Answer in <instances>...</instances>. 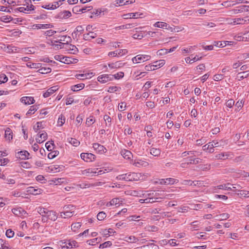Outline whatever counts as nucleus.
Segmentation results:
<instances>
[{
  "instance_id": "nucleus-1",
  "label": "nucleus",
  "mask_w": 249,
  "mask_h": 249,
  "mask_svg": "<svg viewBox=\"0 0 249 249\" xmlns=\"http://www.w3.org/2000/svg\"><path fill=\"white\" fill-rule=\"evenodd\" d=\"M145 176L141 173H132L120 175L116 177L118 180H124L127 181L141 180L145 179Z\"/></svg>"
},
{
  "instance_id": "nucleus-2",
  "label": "nucleus",
  "mask_w": 249,
  "mask_h": 249,
  "mask_svg": "<svg viewBox=\"0 0 249 249\" xmlns=\"http://www.w3.org/2000/svg\"><path fill=\"white\" fill-rule=\"evenodd\" d=\"M64 212L60 213V216L64 218L71 217L74 213V207L72 205H69L65 206L63 208Z\"/></svg>"
},
{
  "instance_id": "nucleus-3",
  "label": "nucleus",
  "mask_w": 249,
  "mask_h": 249,
  "mask_svg": "<svg viewBox=\"0 0 249 249\" xmlns=\"http://www.w3.org/2000/svg\"><path fill=\"white\" fill-rule=\"evenodd\" d=\"M234 155L231 152H221L215 156V159L218 160H226L228 159H232Z\"/></svg>"
},
{
  "instance_id": "nucleus-4",
  "label": "nucleus",
  "mask_w": 249,
  "mask_h": 249,
  "mask_svg": "<svg viewBox=\"0 0 249 249\" xmlns=\"http://www.w3.org/2000/svg\"><path fill=\"white\" fill-rule=\"evenodd\" d=\"M63 46L61 47L71 54H76L78 53V50L76 47L72 44L62 43Z\"/></svg>"
},
{
  "instance_id": "nucleus-5",
  "label": "nucleus",
  "mask_w": 249,
  "mask_h": 249,
  "mask_svg": "<svg viewBox=\"0 0 249 249\" xmlns=\"http://www.w3.org/2000/svg\"><path fill=\"white\" fill-rule=\"evenodd\" d=\"M150 56L147 55L139 54L133 57L132 59L133 63H140L149 60Z\"/></svg>"
},
{
  "instance_id": "nucleus-6",
  "label": "nucleus",
  "mask_w": 249,
  "mask_h": 249,
  "mask_svg": "<svg viewBox=\"0 0 249 249\" xmlns=\"http://www.w3.org/2000/svg\"><path fill=\"white\" fill-rule=\"evenodd\" d=\"M157 28L167 29L171 32H178L179 30H176V28H173L168 25L167 23L164 22H157Z\"/></svg>"
},
{
  "instance_id": "nucleus-7",
  "label": "nucleus",
  "mask_w": 249,
  "mask_h": 249,
  "mask_svg": "<svg viewBox=\"0 0 249 249\" xmlns=\"http://www.w3.org/2000/svg\"><path fill=\"white\" fill-rule=\"evenodd\" d=\"M98 81L101 83L104 84L113 79V76L111 74H104L98 77Z\"/></svg>"
},
{
  "instance_id": "nucleus-8",
  "label": "nucleus",
  "mask_w": 249,
  "mask_h": 249,
  "mask_svg": "<svg viewBox=\"0 0 249 249\" xmlns=\"http://www.w3.org/2000/svg\"><path fill=\"white\" fill-rule=\"evenodd\" d=\"M231 22H228V24H244L247 23L248 21H249L248 17H245L244 18H237L233 19H230Z\"/></svg>"
},
{
  "instance_id": "nucleus-9",
  "label": "nucleus",
  "mask_w": 249,
  "mask_h": 249,
  "mask_svg": "<svg viewBox=\"0 0 249 249\" xmlns=\"http://www.w3.org/2000/svg\"><path fill=\"white\" fill-rule=\"evenodd\" d=\"M81 158L86 162H91L95 160V156L90 153H83L81 154Z\"/></svg>"
},
{
  "instance_id": "nucleus-10",
  "label": "nucleus",
  "mask_w": 249,
  "mask_h": 249,
  "mask_svg": "<svg viewBox=\"0 0 249 249\" xmlns=\"http://www.w3.org/2000/svg\"><path fill=\"white\" fill-rule=\"evenodd\" d=\"M123 199L119 198H114L111 199L109 202L107 203L106 206L107 207H110L113 206H119L122 204Z\"/></svg>"
},
{
  "instance_id": "nucleus-11",
  "label": "nucleus",
  "mask_w": 249,
  "mask_h": 249,
  "mask_svg": "<svg viewBox=\"0 0 249 249\" xmlns=\"http://www.w3.org/2000/svg\"><path fill=\"white\" fill-rule=\"evenodd\" d=\"M47 139V134L46 132L42 131L38 133V137L36 138V141L38 143H41L44 142Z\"/></svg>"
},
{
  "instance_id": "nucleus-12",
  "label": "nucleus",
  "mask_w": 249,
  "mask_h": 249,
  "mask_svg": "<svg viewBox=\"0 0 249 249\" xmlns=\"http://www.w3.org/2000/svg\"><path fill=\"white\" fill-rule=\"evenodd\" d=\"M29 152L26 150L18 151L16 153V157L21 160L29 159Z\"/></svg>"
},
{
  "instance_id": "nucleus-13",
  "label": "nucleus",
  "mask_w": 249,
  "mask_h": 249,
  "mask_svg": "<svg viewBox=\"0 0 249 249\" xmlns=\"http://www.w3.org/2000/svg\"><path fill=\"white\" fill-rule=\"evenodd\" d=\"M143 15V14L142 13H130L126 14L123 15L124 18V19H128V18H138L141 17Z\"/></svg>"
},
{
  "instance_id": "nucleus-14",
  "label": "nucleus",
  "mask_w": 249,
  "mask_h": 249,
  "mask_svg": "<svg viewBox=\"0 0 249 249\" xmlns=\"http://www.w3.org/2000/svg\"><path fill=\"white\" fill-rule=\"evenodd\" d=\"M93 148L97 152L102 154L106 152L107 150L105 147L98 143H94L93 144Z\"/></svg>"
},
{
  "instance_id": "nucleus-15",
  "label": "nucleus",
  "mask_w": 249,
  "mask_h": 249,
  "mask_svg": "<svg viewBox=\"0 0 249 249\" xmlns=\"http://www.w3.org/2000/svg\"><path fill=\"white\" fill-rule=\"evenodd\" d=\"M58 89L57 86H53L49 88L44 94L43 96L45 98L50 96L51 95L53 94L55 91Z\"/></svg>"
},
{
  "instance_id": "nucleus-16",
  "label": "nucleus",
  "mask_w": 249,
  "mask_h": 249,
  "mask_svg": "<svg viewBox=\"0 0 249 249\" xmlns=\"http://www.w3.org/2000/svg\"><path fill=\"white\" fill-rule=\"evenodd\" d=\"M82 175L88 177L96 176V171L92 169L89 168L82 170Z\"/></svg>"
},
{
  "instance_id": "nucleus-17",
  "label": "nucleus",
  "mask_w": 249,
  "mask_h": 249,
  "mask_svg": "<svg viewBox=\"0 0 249 249\" xmlns=\"http://www.w3.org/2000/svg\"><path fill=\"white\" fill-rule=\"evenodd\" d=\"M53 27V25L50 24H36L32 26L33 29H48Z\"/></svg>"
},
{
  "instance_id": "nucleus-18",
  "label": "nucleus",
  "mask_w": 249,
  "mask_h": 249,
  "mask_svg": "<svg viewBox=\"0 0 249 249\" xmlns=\"http://www.w3.org/2000/svg\"><path fill=\"white\" fill-rule=\"evenodd\" d=\"M12 212L14 214L18 216H22L27 214L26 212L21 208H14L12 209Z\"/></svg>"
},
{
  "instance_id": "nucleus-19",
  "label": "nucleus",
  "mask_w": 249,
  "mask_h": 249,
  "mask_svg": "<svg viewBox=\"0 0 249 249\" xmlns=\"http://www.w3.org/2000/svg\"><path fill=\"white\" fill-rule=\"evenodd\" d=\"M20 100L25 105H31L35 102V100L32 97H23L21 98Z\"/></svg>"
},
{
  "instance_id": "nucleus-20",
  "label": "nucleus",
  "mask_w": 249,
  "mask_h": 249,
  "mask_svg": "<svg viewBox=\"0 0 249 249\" xmlns=\"http://www.w3.org/2000/svg\"><path fill=\"white\" fill-rule=\"evenodd\" d=\"M136 26L135 23H128L125 25H122L121 26L115 27L116 30H123V29H130Z\"/></svg>"
},
{
  "instance_id": "nucleus-21",
  "label": "nucleus",
  "mask_w": 249,
  "mask_h": 249,
  "mask_svg": "<svg viewBox=\"0 0 249 249\" xmlns=\"http://www.w3.org/2000/svg\"><path fill=\"white\" fill-rule=\"evenodd\" d=\"M47 216L49 219L53 221H55L57 218L56 212L53 211H49V212L47 213Z\"/></svg>"
},
{
  "instance_id": "nucleus-22",
  "label": "nucleus",
  "mask_w": 249,
  "mask_h": 249,
  "mask_svg": "<svg viewBox=\"0 0 249 249\" xmlns=\"http://www.w3.org/2000/svg\"><path fill=\"white\" fill-rule=\"evenodd\" d=\"M5 138L10 142L13 139V132L10 128H7L5 131Z\"/></svg>"
},
{
  "instance_id": "nucleus-23",
  "label": "nucleus",
  "mask_w": 249,
  "mask_h": 249,
  "mask_svg": "<svg viewBox=\"0 0 249 249\" xmlns=\"http://www.w3.org/2000/svg\"><path fill=\"white\" fill-rule=\"evenodd\" d=\"M202 148L204 151H206L210 153H213L214 151L211 142L204 145Z\"/></svg>"
},
{
  "instance_id": "nucleus-24",
  "label": "nucleus",
  "mask_w": 249,
  "mask_h": 249,
  "mask_svg": "<svg viewBox=\"0 0 249 249\" xmlns=\"http://www.w3.org/2000/svg\"><path fill=\"white\" fill-rule=\"evenodd\" d=\"M249 76V71H245L239 72L237 75V78L239 81L247 78Z\"/></svg>"
},
{
  "instance_id": "nucleus-25",
  "label": "nucleus",
  "mask_w": 249,
  "mask_h": 249,
  "mask_svg": "<svg viewBox=\"0 0 249 249\" xmlns=\"http://www.w3.org/2000/svg\"><path fill=\"white\" fill-rule=\"evenodd\" d=\"M132 164L138 167H140L141 166L145 167L148 165V163L147 162L142 160H135Z\"/></svg>"
},
{
  "instance_id": "nucleus-26",
  "label": "nucleus",
  "mask_w": 249,
  "mask_h": 249,
  "mask_svg": "<svg viewBox=\"0 0 249 249\" xmlns=\"http://www.w3.org/2000/svg\"><path fill=\"white\" fill-rule=\"evenodd\" d=\"M123 63L121 61H117L114 63L108 64V66L111 69H117L123 66Z\"/></svg>"
},
{
  "instance_id": "nucleus-27",
  "label": "nucleus",
  "mask_w": 249,
  "mask_h": 249,
  "mask_svg": "<svg viewBox=\"0 0 249 249\" xmlns=\"http://www.w3.org/2000/svg\"><path fill=\"white\" fill-rule=\"evenodd\" d=\"M146 203H153L156 202V197H155L154 193H152L148 194V197L145 199Z\"/></svg>"
},
{
  "instance_id": "nucleus-28",
  "label": "nucleus",
  "mask_w": 249,
  "mask_h": 249,
  "mask_svg": "<svg viewBox=\"0 0 249 249\" xmlns=\"http://www.w3.org/2000/svg\"><path fill=\"white\" fill-rule=\"evenodd\" d=\"M157 192H159V190H157ZM160 196V194L159 193L157 192V202H159L160 200L159 199H163V198H167V199H171L172 198L173 196L174 195L172 194H168L166 195L165 196H162V197Z\"/></svg>"
},
{
  "instance_id": "nucleus-29",
  "label": "nucleus",
  "mask_w": 249,
  "mask_h": 249,
  "mask_svg": "<svg viewBox=\"0 0 249 249\" xmlns=\"http://www.w3.org/2000/svg\"><path fill=\"white\" fill-rule=\"evenodd\" d=\"M231 184L230 183L221 184L217 186L218 189L225 190H231Z\"/></svg>"
},
{
  "instance_id": "nucleus-30",
  "label": "nucleus",
  "mask_w": 249,
  "mask_h": 249,
  "mask_svg": "<svg viewBox=\"0 0 249 249\" xmlns=\"http://www.w3.org/2000/svg\"><path fill=\"white\" fill-rule=\"evenodd\" d=\"M34 6L31 4L30 6H27L26 7H19L18 8L19 11L23 13H27L26 11H31L34 10Z\"/></svg>"
},
{
  "instance_id": "nucleus-31",
  "label": "nucleus",
  "mask_w": 249,
  "mask_h": 249,
  "mask_svg": "<svg viewBox=\"0 0 249 249\" xmlns=\"http://www.w3.org/2000/svg\"><path fill=\"white\" fill-rule=\"evenodd\" d=\"M121 154L124 158L126 159H130L132 157L131 152L126 150H122L121 151Z\"/></svg>"
},
{
  "instance_id": "nucleus-32",
  "label": "nucleus",
  "mask_w": 249,
  "mask_h": 249,
  "mask_svg": "<svg viewBox=\"0 0 249 249\" xmlns=\"http://www.w3.org/2000/svg\"><path fill=\"white\" fill-rule=\"evenodd\" d=\"M77 243L74 240H66V244L65 245H67L68 249L73 248V247H77Z\"/></svg>"
},
{
  "instance_id": "nucleus-33",
  "label": "nucleus",
  "mask_w": 249,
  "mask_h": 249,
  "mask_svg": "<svg viewBox=\"0 0 249 249\" xmlns=\"http://www.w3.org/2000/svg\"><path fill=\"white\" fill-rule=\"evenodd\" d=\"M54 57L55 60L64 63L65 64H66L67 60H69V59H70L69 57L63 56L62 55H56L54 56Z\"/></svg>"
},
{
  "instance_id": "nucleus-34",
  "label": "nucleus",
  "mask_w": 249,
  "mask_h": 249,
  "mask_svg": "<svg viewBox=\"0 0 249 249\" xmlns=\"http://www.w3.org/2000/svg\"><path fill=\"white\" fill-rule=\"evenodd\" d=\"M167 185H172L178 182V180L173 178H167L165 179Z\"/></svg>"
},
{
  "instance_id": "nucleus-35",
  "label": "nucleus",
  "mask_w": 249,
  "mask_h": 249,
  "mask_svg": "<svg viewBox=\"0 0 249 249\" xmlns=\"http://www.w3.org/2000/svg\"><path fill=\"white\" fill-rule=\"evenodd\" d=\"M84 38L85 40H89L90 38H94L97 36V34L94 32H89L84 35Z\"/></svg>"
},
{
  "instance_id": "nucleus-36",
  "label": "nucleus",
  "mask_w": 249,
  "mask_h": 249,
  "mask_svg": "<svg viewBox=\"0 0 249 249\" xmlns=\"http://www.w3.org/2000/svg\"><path fill=\"white\" fill-rule=\"evenodd\" d=\"M27 66L28 67L30 68L39 69L41 67L42 64L28 62L27 64Z\"/></svg>"
},
{
  "instance_id": "nucleus-37",
  "label": "nucleus",
  "mask_w": 249,
  "mask_h": 249,
  "mask_svg": "<svg viewBox=\"0 0 249 249\" xmlns=\"http://www.w3.org/2000/svg\"><path fill=\"white\" fill-rule=\"evenodd\" d=\"M198 168L202 171H208L211 169V164L210 163L200 164L198 165Z\"/></svg>"
},
{
  "instance_id": "nucleus-38",
  "label": "nucleus",
  "mask_w": 249,
  "mask_h": 249,
  "mask_svg": "<svg viewBox=\"0 0 249 249\" xmlns=\"http://www.w3.org/2000/svg\"><path fill=\"white\" fill-rule=\"evenodd\" d=\"M216 217L218 218L217 219L218 220H225L230 217V214L228 213H223L219 215H217Z\"/></svg>"
},
{
  "instance_id": "nucleus-39",
  "label": "nucleus",
  "mask_w": 249,
  "mask_h": 249,
  "mask_svg": "<svg viewBox=\"0 0 249 249\" xmlns=\"http://www.w3.org/2000/svg\"><path fill=\"white\" fill-rule=\"evenodd\" d=\"M27 192L28 193L36 195L40 193V190H38L37 189H35L33 187H29L27 188Z\"/></svg>"
},
{
  "instance_id": "nucleus-40",
  "label": "nucleus",
  "mask_w": 249,
  "mask_h": 249,
  "mask_svg": "<svg viewBox=\"0 0 249 249\" xmlns=\"http://www.w3.org/2000/svg\"><path fill=\"white\" fill-rule=\"evenodd\" d=\"M224 141L222 140H221L219 142H218L217 141H213L211 142L213 148H214V147H220L221 146H223V144H222V143Z\"/></svg>"
},
{
  "instance_id": "nucleus-41",
  "label": "nucleus",
  "mask_w": 249,
  "mask_h": 249,
  "mask_svg": "<svg viewBox=\"0 0 249 249\" xmlns=\"http://www.w3.org/2000/svg\"><path fill=\"white\" fill-rule=\"evenodd\" d=\"M51 69L50 68H40L38 71L37 72L41 74H46L49 73L51 72Z\"/></svg>"
},
{
  "instance_id": "nucleus-42",
  "label": "nucleus",
  "mask_w": 249,
  "mask_h": 249,
  "mask_svg": "<svg viewBox=\"0 0 249 249\" xmlns=\"http://www.w3.org/2000/svg\"><path fill=\"white\" fill-rule=\"evenodd\" d=\"M237 195L240 196L249 197V191L246 190H238Z\"/></svg>"
},
{
  "instance_id": "nucleus-43",
  "label": "nucleus",
  "mask_w": 249,
  "mask_h": 249,
  "mask_svg": "<svg viewBox=\"0 0 249 249\" xmlns=\"http://www.w3.org/2000/svg\"><path fill=\"white\" fill-rule=\"evenodd\" d=\"M104 119L106 123V125L107 127H109L111 124V118L107 115L104 116Z\"/></svg>"
},
{
  "instance_id": "nucleus-44",
  "label": "nucleus",
  "mask_w": 249,
  "mask_h": 249,
  "mask_svg": "<svg viewBox=\"0 0 249 249\" xmlns=\"http://www.w3.org/2000/svg\"><path fill=\"white\" fill-rule=\"evenodd\" d=\"M84 87V84H77L74 86H73L71 87V90L73 91H78L80 89H82Z\"/></svg>"
},
{
  "instance_id": "nucleus-45",
  "label": "nucleus",
  "mask_w": 249,
  "mask_h": 249,
  "mask_svg": "<svg viewBox=\"0 0 249 249\" xmlns=\"http://www.w3.org/2000/svg\"><path fill=\"white\" fill-rule=\"evenodd\" d=\"M13 19V18L9 16H3L0 18V20L4 22H9Z\"/></svg>"
},
{
  "instance_id": "nucleus-46",
  "label": "nucleus",
  "mask_w": 249,
  "mask_h": 249,
  "mask_svg": "<svg viewBox=\"0 0 249 249\" xmlns=\"http://www.w3.org/2000/svg\"><path fill=\"white\" fill-rule=\"evenodd\" d=\"M71 16V13L69 11H64L60 13V16L64 18H67Z\"/></svg>"
},
{
  "instance_id": "nucleus-47",
  "label": "nucleus",
  "mask_w": 249,
  "mask_h": 249,
  "mask_svg": "<svg viewBox=\"0 0 249 249\" xmlns=\"http://www.w3.org/2000/svg\"><path fill=\"white\" fill-rule=\"evenodd\" d=\"M38 213L42 215H47V213L49 212L47 209L43 208V207H39L37 210Z\"/></svg>"
},
{
  "instance_id": "nucleus-48",
  "label": "nucleus",
  "mask_w": 249,
  "mask_h": 249,
  "mask_svg": "<svg viewBox=\"0 0 249 249\" xmlns=\"http://www.w3.org/2000/svg\"><path fill=\"white\" fill-rule=\"evenodd\" d=\"M10 34L9 35L11 36H19L21 34V31L19 30H11L9 31Z\"/></svg>"
},
{
  "instance_id": "nucleus-49",
  "label": "nucleus",
  "mask_w": 249,
  "mask_h": 249,
  "mask_svg": "<svg viewBox=\"0 0 249 249\" xmlns=\"http://www.w3.org/2000/svg\"><path fill=\"white\" fill-rule=\"evenodd\" d=\"M65 118L64 115L61 114L59 116V117L58 119V121H57L58 125L61 126L63 125V124L65 123Z\"/></svg>"
},
{
  "instance_id": "nucleus-50",
  "label": "nucleus",
  "mask_w": 249,
  "mask_h": 249,
  "mask_svg": "<svg viewBox=\"0 0 249 249\" xmlns=\"http://www.w3.org/2000/svg\"><path fill=\"white\" fill-rule=\"evenodd\" d=\"M200 159L198 158H191L189 160V163L196 164L200 162Z\"/></svg>"
},
{
  "instance_id": "nucleus-51",
  "label": "nucleus",
  "mask_w": 249,
  "mask_h": 249,
  "mask_svg": "<svg viewBox=\"0 0 249 249\" xmlns=\"http://www.w3.org/2000/svg\"><path fill=\"white\" fill-rule=\"evenodd\" d=\"M106 216L107 214L104 212H100L97 215V218L99 220H103Z\"/></svg>"
},
{
  "instance_id": "nucleus-52",
  "label": "nucleus",
  "mask_w": 249,
  "mask_h": 249,
  "mask_svg": "<svg viewBox=\"0 0 249 249\" xmlns=\"http://www.w3.org/2000/svg\"><path fill=\"white\" fill-rule=\"evenodd\" d=\"M53 145L54 144L53 141H49L45 144V146L48 151H52V150L53 148Z\"/></svg>"
},
{
  "instance_id": "nucleus-53",
  "label": "nucleus",
  "mask_w": 249,
  "mask_h": 249,
  "mask_svg": "<svg viewBox=\"0 0 249 249\" xmlns=\"http://www.w3.org/2000/svg\"><path fill=\"white\" fill-rule=\"evenodd\" d=\"M138 239L135 236H130L129 237H126L125 241L130 243H135L138 241Z\"/></svg>"
},
{
  "instance_id": "nucleus-54",
  "label": "nucleus",
  "mask_w": 249,
  "mask_h": 249,
  "mask_svg": "<svg viewBox=\"0 0 249 249\" xmlns=\"http://www.w3.org/2000/svg\"><path fill=\"white\" fill-rule=\"evenodd\" d=\"M213 45L218 47H224L227 45V41H224L223 42L221 41H214Z\"/></svg>"
},
{
  "instance_id": "nucleus-55",
  "label": "nucleus",
  "mask_w": 249,
  "mask_h": 249,
  "mask_svg": "<svg viewBox=\"0 0 249 249\" xmlns=\"http://www.w3.org/2000/svg\"><path fill=\"white\" fill-rule=\"evenodd\" d=\"M81 226V224L80 223L77 222L73 223L71 225V230L73 231H76L78 229H79Z\"/></svg>"
},
{
  "instance_id": "nucleus-56",
  "label": "nucleus",
  "mask_w": 249,
  "mask_h": 249,
  "mask_svg": "<svg viewBox=\"0 0 249 249\" xmlns=\"http://www.w3.org/2000/svg\"><path fill=\"white\" fill-rule=\"evenodd\" d=\"M59 154V152L57 151H54L50 152L48 155V158L50 159H53L56 157Z\"/></svg>"
},
{
  "instance_id": "nucleus-57",
  "label": "nucleus",
  "mask_w": 249,
  "mask_h": 249,
  "mask_svg": "<svg viewBox=\"0 0 249 249\" xmlns=\"http://www.w3.org/2000/svg\"><path fill=\"white\" fill-rule=\"evenodd\" d=\"M69 142L74 146H77L80 144L79 141L74 138H70L69 140Z\"/></svg>"
},
{
  "instance_id": "nucleus-58",
  "label": "nucleus",
  "mask_w": 249,
  "mask_h": 249,
  "mask_svg": "<svg viewBox=\"0 0 249 249\" xmlns=\"http://www.w3.org/2000/svg\"><path fill=\"white\" fill-rule=\"evenodd\" d=\"M112 243L110 241H107L103 244H100L99 248L100 249H104L110 247Z\"/></svg>"
},
{
  "instance_id": "nucleus-59",
  "label": "nucleus",
  "mask_w": 249,
  "mask_h": 249,
  "mask_svg": "<svg viewBox=\"0 0 249 249\" xmlns=\"http://www.w3.org/2000/svg\"><path fill=\"white\" fill-rule=\"evenodd\" d=\"M37 108L36 107L33 106L30 107V108L27 112V115H31L34 114L37 110Z\"/></svg>"
},
{
  "instance_id": "nucleus-60",
  "label": "nucleus",
  "mask_w": 249,
  "mask_h": 249,
  "mask_svg": "<svg viewBox=\"0 0 249 249\" xmlns=\"http://www.w3.org/2000/svg\"><path fill=\"white\" fill-rule=\"evenodd\" d=\"M200 222L198 221H195L192 222L190 224L192 226L191 229L192 231L195 230L196 228L199 227Z\"/></svg>"
},
{
  "instance_id": "nucleus-61",
  "label": "nucleus",
  "mask_w": 249,
  "mask_h": 249,
  "mask_svg": "<svg viewBox=\"0 0 249 249\" xmlns=\"http://www.w3.org/2000/svg\"><path fill=\"white\" fill-rule=\"evenodd\" d=\"M224 78V76L221 74H216L213 76V79L215 81H218L222 80Z\"/></svg>"
},
{
  "instance_id": "nucleus-62",
  "label": "nucleus",
  "mask_w": 249,
  "mask_h": 249,
  "mask_svg": "<svg viewBox=\"0 0 249 249\" xmlns=\"http://www.w3.org/2000/svg\"><path fill=\"white\" fill-rule=\"evenodd\" d=\"M234 40L237 41H245V35L243 36L236 35L234 37Z\"/></svg>"
},
{
  "instance_id": "nucleus-63",
  "label": "nucleus",
  "mask_w": 249,
  "mask_h": 249,
  "mask_svg": "<svg viewBox=\"0 0 249 249\" xmlns=\"http://www.w3.org/2000/svg\"><path fill=\"white\" fill-rule=\"evenodd\" d=\"M95 120L93 117H90L89 118H87L86 124L88 126H89L93 124Z\"/></svg>"
},
{
  "instance_id": "nucleus-64",
  "label": "nucleus",
  "mask_w": 249,
  "mask_h": 249,
  "mask_svg": "<svg viewBox=\"0 0 249 249\" xmlns=\"http://www.w3.org/2000/svg\"><path fill=\"white\" fill-rule=\"evenodd\" d=\"M240 177L249 179V173L245 171H242L240 173Z\"/></svg>"
}]
</instances>
